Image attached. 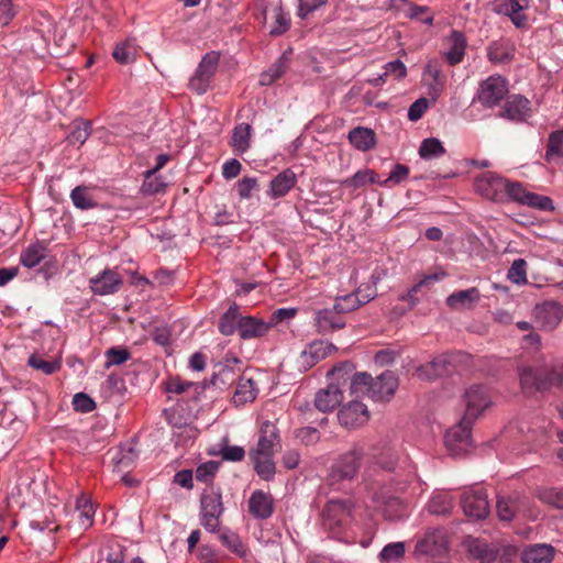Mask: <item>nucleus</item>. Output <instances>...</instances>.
<instances>
[{"label": "nucleus", "instance_id": "nucleus-1", "mask_svg": "<svg viewBox=\"0 0 563 563\" xmlns=\"http://www.w3.org/2000/svg\"><path fill=\"white\" fill-rule=\"evenodd\" d=\"M415 478L410 473L405 478L389 476L388 479L377 490L373 493L372 503L376 512L380 514L386 520L398 521L408 516V506L396 495L407 489Z\"/></svg>", "mask_w": 563, "mask_h": 563}, {"label": "nucleus", "instance_id": "nucleus-2", "mask_svg": "<svg viewBox=\"0 0 563 563\" xmlns=\"http://www.w3.org/2000/svg\"><path fill=\"white\" fill-rule=\"evenodd\" d=\"M55 29L54 19L43 12L33 16L32 24L25 26L22 31L19 42L20 49L25 54H32L35 57L43 58L46 55H56L49 45L51 36Z\"/></svg>", "mask_w": 563, "mask_h": 563}, {"label": "nucleus", "instance_id": "nucleus-3", "mask_svg": "<svg viewBox=\"0 0 563 563\" xmlns=\"http://www.w3.org/2000/svg\"><path fill=\"white\" fill-rule=\"evenodd\" d=\"M362 460L363 449L357 445L338 455L329 468L328 484L340 489L345 483H351L357 476Z\"/></svg>", "mask_w": 563, "mask_h": 563}, {"label": "nucleus", "instance_id": "nucleus-4", "mask_svg": "<svg viewBox=\"0 0 563 563\" xmlns=\"http://www.w3.org/2000/svg\"><path fill=\"white\" fill-rule=\"evenodd\" d=\"M353 504L350 500H329L321 515L322 529L333 538H340L353 521Z\"/></svg>", "mask_w": 563, "mask_h": 563}, {"label": "nucleus", "instance_id": "nucleus-5", "mask_svg": "<svg viewBox=\"0 0 563 563\" xmlns=\"http://www.w3.org/2000/svg\"><path fill=\"white\" fill-rule=\"evenodd\" d=\"M224 507L220 488L206 489L200 498L199 521L210 533L219 532Z\"/></svg>", "mask_w": 563, "mask_h": 563}, {"label": "nucleus", "instance_id": "nucleus-6", "mask_svg": "<svg viewBox=\"0 0 563 563\" xmlns=\"http://www.w3.org/2000/svg\"><path fill=\"white\" fill-rule=\"evenodd\" d=\"M509 92L508 81L501 75H492L478 84L472 104H481L484 109H493L500 104Z\"/></svg>", "mask_w": 563, "mask_h": 563}, {"label": "nucleus", "instance_id": "nucleus-7", "mask_svg": "<svg viewBox=\"0 0 563 563\" xmlns=\"http://www.w3.org/2000/svg\"><path fill=\"white\" fill-rule=\"evenodd\" d=\"M474 421L463 416L457 424L446 431L444 442L452 455L459 456L472 446V426Z\"/></svg>", "mask_w": 563, "mask_h": 563}, {"label": "nucleus", "instance_id": "nucleus-8", "mask_svg": "<svg viewBox=\"0 0 563 563\" xmlns=\"http://www.w3.org/2000/svg\"><path fill=\"white\" fill-rule=\"evenodd\" d=\"M442 63L437 59H430L423 67L422 85L427 95L432 101H437L446 86V76L442 71Z\"/></svg>", "mask_w": 563, "mask_h": 563}, {"label": "nucleus", "instance_id": "nucleus-9", "mask_svg": "<svg viewBox=\"0 0 563 563\" xmlns=\"http://www.w3.org/2000/svg\"><path fill=\"white\" fill-rule=\"evenodd\" d=\"M533 319L542 331L554 330L563 319V306L553 300H545L533 308Z\"/></svg>", "mask_w": 563, "mask_h": 563}, {"label": "nucleus", "instance_id": "nucleus-10", "mask_svg": "<svg viewBox=\"0 0 563 563\" xmlns=\"http://www.w3.org/2000/svg\"><path fill=\"white\" fill-rule=\"evenodd\" d=\"M461 505L465 516L475 520L486 518L490 509L487 494L482 488H470L464 492Z\"/></svg>", "mask_w": 563, "mask_h": 563}, {"label": "nucleus", "instance_id": "nucleus-11", "mask_svg": "<svg viewBox=\"0 0 563 563\" xmlns=\"http://www.w3.org/2000/svg\"><path fill=\"white\" fill-rule=\"evenodd\" d=\"M506 179L492 172H486L475 179L474 187L478 195L492 200L504 201Z\"/></svg>", "mask_w": 563, "mask_h": 563}, {"label": "nucleus", "instance_id": "nucleus-12", "mask_svg": "<svg viewBox=\"0 0 563 563\" xmlns=\"http://www.w3.org/2000/svg\"><path fill=\"white\" fill-rule=\"evenodd\" d=\"M464 416L476 420L492 405V397L486 387L473 385L464 393Z\"/></svg>", "mask_w": 563, "mask_h": 563}, {"label": "nucleus", "instance_id": "nucleus-13", "mask_svg": "<svg viewBox=\"0 0 563 563\" xmlns=\"http://www.w3.org/2000/svg\"><path fill=\"white\" fill-rule=\"evenodd\" d=\"M217 65L218 57L210 53L206 54L189 80V88L198 95L206 93L217 69Z\"/></svg>", "mask_w": 563, "mask_h": 563}, {"label": "nucleus", "instance_id": "nucleus-14", "mask_svg": "<svg viewBox=\"0 0 563 563\" xmlns=\"http://www.w3.org/2000/svg\"><path fill=\"white\" fill-rule=\"evenodd\" d=\"M123 285L122 276L111 268H104L89 279L90 290L98 296L117 294Z\"/></svg>", "mask_w": 563, "mask_h": 563}, {"label": "nucleus", "instance_id": "nucleus-15", "mask_svg": "<svg viewBox=\"0 0 563 563\" xmlns=\"http://www.w3.org/2000/svg\"><path fill=\"white\" fill-rule=\"evenodd\" d=\"M448 540L442 529L433 528L418 539L415 547L417 555H439L445 551Z\"/></svg>", "mask_w": 563, "mask_h": 563}, {"label": "nucleus", "instance_id": "nucleus-16", "mask_svg": "<svg viewBox=\"0 0 563 563\" xmlns=\"http://www.w3.org/2000/svg\"><path fill=\"white\" fill-rule=\"evenodd\" d=\"M499 118L511 122H526L531 117V102L521 95H512L506 100Z\"/></svg>", "mask_w": 563, "mask_h": 563}, {"label": "nucleus", "instance_id": "nucleus-17", "mask_svg": "<svg viewBox=\"0 0 563 563\" xmlns=\"http://www.w3.org/2000/svg\"><path fill=\"white\" fill-rule=\"evenodd\" d=\"M369 416L367 407L357 400H352L343 406L338 413V419L342 426L354 429L367 422Z\"/></svg>", "mask_w": 563, "mask_h": 563}, {"label": "nucleus", "instance_id": "nucleus-18", "mask_svg": "<svg viewBox=\"0 0 563 563\" xmlns=\"http://www.w3.org/2000/svg\"><path fill=\"white\" fill-rule=\"evenodd\" d=\"M249 512L257 520H265L274 514V498L269 493L254 490L249 498Z\"/></svg>", "mask_w": 563, "mask_h": 563}, {"label": "nucleus", "instance_id": "nucleus-19", "mask_svg": "<svg viewBox=\"0 0 563 563\" xmlns=\"http://www.w3.org/2000/svg\"><path fill=\"white\" fill-rule=\"evenodd\" d=\"M398 387V380L395 374L390 371H385L372 380V389L369 398L379 401L389 399Z\"/></svg>", "mask_w": 563, "mask_h": 563}, {"label": "nucleus", "instance_id": "nucleus-20", "mask_svg": "<svg viewBox=\"0 0 563 563\" xmlns=\"http://www.w3.org/2000/svg\"><path fill=\"white\" fill-rule=\"evenodd\" d=\"M296 184V174L290 168L284 169L272 178L266 195L271 199L285 197Z\"/></svg>", "mask_w": 563, "mask_h": 563}, {"label": "nucleus", "instance_id": "nucleus-21", "mask_svg": "<svg viewBox=\"0 0 563 563\" xmlns=\"http://www.w3.org/2000/svg\"><path fill=\"white\" fill-rule=\"evenodd\" d=\"M342 312H339L333 308L321 309L314 313V324L317 330L321 334H327L335 330L342 329L345 325V321L342 318Z\"/></svg>", "mask_w": 563, "mask_h": 563}, {"label": "nucleus", "instance_id": "nucleus-22", "mask_svg": "<svg viewBox=\"0 0 563 563\" xmlns=\"http://www.w3.org/2000/svg\"><path fill=\"white\" fill-rule=\"evenodd\" d=\"M343 399L342 388L331 383L327 388L320 389L316 394L314 405L322 412L332 411L341 404Z\"/></svg>", "mask_w": 563, "mask_h": 563}, {"label": "nucleus", "instance_id": "nucleus-23", "mask_svg": "<svg viewBox=\"0 0 563 563\" xmlns=\"http://www.w3.org/2000/svg\"><path fill=\"white\" fill-rule=\"evenodd\" d=\"M271 328L272 323L251 316L242 317L238 324L239 334L243 340L261 338L265 335Z\"/></svg>", "mask_w": 563, "mask_h": 563}, {"label": "nucleus", "instance_id": "nucleus-24", "mask_svg": "<svg viewBox=\"0 0 563 563\" xmlns=\"http://www.w3.org/2000/svg\"><path fill=\"white\" fill-rule=\"evenodd\" d=\"M451 358L448 354H440L433 357L429 363L417 367V373L421 378L434 379L450 372Z\"/></svg>", "mask_w": 563, "mask_h": 563}, {"label": "nucleus", "instance_id": "nucleus-25", "mask_svg": "<svg viewBox=\"0 0 563 563\" xmlns=\"http://www.w3.org/2000/svg\"><path fill=\"white\" fill-rule=\"evenodd\" d=\"M279 444V434L276 426L264 421L260 428L257 446L251 452L273 454L274 448Z\"/></svg>", "mask_w": 563, "mask_h": 563}, {"label": "nucleus", "instance_id": "nucleus-26", "mask_svg": "<svg viewBox=\"0 0 563 563\" xmlns=\"http://www.w3.org/2000/svg\"><path fill=\"white\" fill-rule=\"evenodd\" d=\"M336 347L327 341L318 340L311 342L301 353L303 362L309 367L330 355Z\"/></svg>", "mask_w": 563, "mask_h": 563}, {"label": "nucleus", "instance_id": "nucleus-27", "mask_svg": "<svg viewBox=\"0 0 563 563\" xmlns=\"http://www.w3.org/2000/svg\"><path fill=\"white\" fill-rule=\"evenodd\" d=\"M520 385L526 394L544 391L541 367H520L518 368Z\"/></svg>", "mask_w": 563, "mask_h": 563}, {"label": "nucleus", "instance_id": "nucleus-28", "mask_svg": "<svg viewBox=\"0 0 563 563\" xmlns=\"http://www.w3.org/2000/svg\"><path fill=\"white\" fill-rule=\"evenodd\" d=\"M449 41L450 48L445 52L444 56L448 63L454 66L463 60L467 42L465 35L456 30L450 33Z\"/></svg>", "mask_w": 563, "mask_h": 563}, {"label": "nucleus", "instance_id": "nucleus-29", "mask_svg": "<svg viewBox=\"0 0 563 563\" xmlns=\"http://www.w3.org/2000/svg\"><path fill=\"white\" fill-rule=\"evenodd\" d=\"M376 296L375 289H372L371 292L361 296V291L357 290L354 294H349L346 296L340 297L334 302V309L339 312L346 313L357 309L360 306L367 303Z\"/></svg>", "mask_w": 563, "mask_h": 563}, {"label": "nucleus", "instance_id": "nucleus-30", "mask_svg": "<svg viewBox=\"0 0 563 563\" xmlns=\"http://www.w3.org/2000/svg\"><path fill=\"white\" fill-rule=\"evenodd\" d=\"M514 55V46L506 40L494 41L487 47V58L494 64H507Z\"/></svg>", "mask_w": 563, "mask_h": 563}, {"label": "nucleus", "instance_id": "nucleus-31", "mask_svg": "<svg viewBox=\"0 0 563 563\" xmlns=\"http://www.w3.org/2000/svg\"><path fill=\"white\" fill-rule=\"evenodd\" d=\"M554 558V549L550 544H532L522 552L523 563H550Z\"/></svg>", "mask_w": 563, "mask_h": 563}, {"label": "nucleus", "instance_id": "nucleus-32", "mask_svg": "<svg viewBox=\"0 0 563 563\" xmlns=\"http://www.w3.org/2000/svg\"><path fill=\"white\" fill-rule=\"evenodd\" d=\"M48 254L44 242L36 241L30 244L20 255V263L26 268L36 267Z\"/></svg>", "mask_w": 563, "mask_h": 563}, {"label": "nucleus", "instance_id": "nucleus-33", "mask_svg": "<svg viewBox=\"0 0 563 563\" xmlns=\"http://www.w3.org/2000/svg\"><path fill=\"white\" fill-rule=\"evenodd\" d=\"M349 141L356 150L362 152L373 148L376 144L374 131L364 126L351 130L349 132Z\"/></svg>", "mask_w": 563, "mask_h": 563}, {"label": "nucleus", "instance_id": "nucleus-34", "mask_svg": "<svg viewBox=\"0 0 563 563\" xmlns=\"http://www.w3.org/2000/svg\"><path fill=\"white\" fill-rule=\"evenodd\" d=\"M481 294L476 287L452 292L446 298V305L451 309L470 308L474 302L478 301Z\"/></svg>", "mask_w": 563, "mask_h": 563}, {"label": "nucleus", "instance_id": "nucleus-35", "mask_svg": "<svg viewBox=\"0 0 563 563\" xmlns=\"http://www.w3.org/2000/svg\"><path fill=\"white\" fill-rule=\"evenodd\" d=\"M139 46L135 38H126L115 44L112 56L119 64L126 65L135 62Z\"/></svg>", "mask_w": 563, "mask_h": 563}, {"label": "nucleus", "instance_id": "nucleus-36", "mask_svg": "<svg viewBox=\"0 0 563 563\" xmlns=\"http://www.w3.org/2000/svg\"><path fill=\"white\" fill-rule=\"evenodd\" d=\"M257 394L258 388L256 383L252 378L241 377L233 395V402L236 406L252 402L257 397Z\"/></svg>", "mask_w": 563, "mask_h": 563}, {"label": "nucleus", "instance_id": "nucleus-37", "mask_svg": "<svg viewBox=\"0 0 563 563\" xmlns=\"http://www.w3.org/2000/svg\"><path fill=\"white\" fill-rule=\"evenodd\" d=\"M252 126L249 123L238 124L232 132L230 145L239 154L245 153L251 145Z\"/></svg>", "mask_w": 563, "mask_h": 563}, {"label": "nucleus", "instance_id": "nucleus-38", "mask_svg": "<svg viewBox=\"0 0 563 563\" xmlns=\"http://www.w3.org/2000/svg\"><path fill=\"white\" fill-rule=\"evenodd\" d=\"M240 319H242L240 307L236 303L231 305L219 320V332L225 336L232 335L238 330Z\"/></svg>", "mask_w": 563, "mask_h": 563}, {"label": "nucleus", "instance_id": "nucleus-39", "mask_svg": "<svg viewBox=\"0 0 563 563\" xmlns=\"http://www.w3.org/2000/svg\"><path fill=\"white\" fill-rule=\"evenodd\" d=\"M250 456L254 463L255 472L262 479L271 481L274 478L275 463L272 460V454L251 452Z\"/></svg>", "mask_w": 563, "mask_h": 563}, {"label": "nucleus", "instance_id": "nucleus-40", "mask_svg": "<svg viewBox=\"0 0 563 563\" xmlns=\"http://www.w3.org/2000/svg\"><path fill=\"white\" fill-rule=\"evenodd\" d=\"M494 11L508 16L516 27H523L527 23V15L517 10L511 0H496Z\"/></svg>", "mask_w": 563, "mask_h": 563}, {"label": "nucleus", "instance_id": "nucleus-41", "mask_svg": "<svg viewBox=\"0 0 563 563\" xmlns=\"http://www.w3.org/2000/svg\"><path fill=\"white\" fill-rule=\"evenodd\" d=\"M543 384L541 386L545 390L553 387L563 386V362H556L549 366L541 367Z\"/></svg>", "mask_w": 563, "mask_h": 563}, {"label": "nucleus", "instance_id": "nucleus-42", "mask_svg": "<svg viewBox=\"0 0 563 563\" xmlns=\"http://www.w3.org/2000/svg\"><path fill=\"white\" fill-rule=\"evenodd\" d=\"M289 63V57L286 53L282 54L279 58L260 76V85L269 86L279 79L286 71Z\"/></svg>", "mask_w": 563, "mask_h": 563}, {"label": "nucleus", "instance_id": "nucleus-43", "mask_svg": "<svg viewBox=\"0 0 563 563\" xmlns=\"http://www.w3.org/2000/svg\"><path fill=\"white\" fill-rule=\"evenodd\" d=\"M406 555V543L402 541L387 543L378 553L380 563H401Z\"/></svg>", "mask_w": 563, "mask_h": 563}, {"label": "nucleus", "instance_id": "nucleus-44", "mask_svg": "<svg viewBox=\"0 0 563 563\" xmlns=\"http://www.w3.org/2000/svg\"><path fill=\"white\" fill-rule=\"evenodd\" d=\"M453 508V499L446 492H435L428 503V510L432 515H448Z\"/></svg>", "mask_w": 563, "mask_h": 563}, {"label": "nucleus", "instance_id": "nucleus-45", "mask_svg": "<svg viewBox=\"0 0 563 563\" xmlns=\"http://www.w3.org/2000/svg\"><path fill=\"white\" fill-rule=\"evenodd\" d=\"M211 454L220 455L224 461L240 462L245 456V450L240 445H230L228 437H224L218 444V450L212 451Z\"/></svg>", "mask_w": 563, "mask_h": 563}, {"label": "nucleus", "instance_id": "nucleus-46", "mask_svg": "<svg viewBox=\"0 0 563 563\" xmlns=\"http://www.w3.org/2000/svg\"><path fill=\"white\" fill-rule=\"evenodd\" d=\"M470 554L482 563H492L496 560V552L489 545L478 539H472L468 542Z\"/></svg>", "mask_w": 563, "mask_h": 563}, {"label": "nucleus", "instance_id": "nucleus-47", "mask_svg": "<svg viewBox=\"0 0 563 563\" xmlns=\"http://www.w3.org/2000/svg\"><path fill=\"white\" fill-rule=\"evenodd\" d=\"M558 158H563V130L551 132L547 143L545 161L551 163Z\"/></svg>", "mask_w": 563, "mask_h": 563}, {"label": "nucleus", "instance_id": "nucleus-48", "mask_svg": "<svg viewBox=\"0 0 563 563\" xmlns=\"http://www.w3.org/2000/svg\"><path fill=\"white\" fill-rule=\"evenodd\" d=\"M445 154V148L442 142L437 137L424 139L419 147V156L422 159L429 161L441 157Z\"/></svg>", "mask_w": 563, "mask_h": 563}, {"label": "nucleus", "instance_id": "nucleus-49", "mask_svg": "<svg viewBox=\"0 0 563 563\" xmlns=\"http://www.w3.org/2000/svg\"><path fill=\"white\" fill-rule=\"evenodd\" d=\"M219 540L222 542L224 547H227L232 553L236 554L240 558L246 555V549L242 543L240 537L232 532L229 529L221 530L219 528Z\"/></svg>", "mask_w": 563, "mask_h": 563}, {"label": "nucleus", "instance_id": "nucleus-50", "mask_svg": "<svg viewBox=\"0 0 563 563\" xmlns=\"http://www.w3.org/2000/svg\"><path fill=\"white\" fill-rule=\"evenodd\" d=\"M372 380L373 377L365 372L354 373L350 383L351 395H354L355 397L367 395L369 397Z\"/></svg>", "mask_w": 563, "mask_h": 563}, {"label": "nucleus", "instance_id": "nucleus-51", "mask_svg": "<svg viewBox=\"0 0 563 563\" xmlns=\"http://www.w3.org/2000/svg\"><path fill=\"white\" fill-rule=\"evenodd\" d=\"M377 183H379L377 174L368 168L357 170L351 178L343 180V185L352 188H360Z\"/></svg>", "mask_w": 563, "mask_h": 563}, {"label": "nucleus", "instance_id": "nucleus-52", "mask_svg": "<svg viewBox=\"0 0 563 563\" xmlns=\"http://www.w3.org/2000/svg\"><path fill=\"white\" fill-rule=\"evenodd\" d=\"M401 2L406 5V9H405L406 18H408L410 20H419V21H421V23H423L426 25L433 24V15L432 14L421 18L422 14L428 13L430 11L429 7L418 5L408 0H401Z\"/></svg>", "mask_w": 563, "mask_h": 563}, {"label": "nucleus", "instance_id": "nucleus-53", "mask_svg": "<svg viewBox=\"0 0 563 563\" xmlns=\"http://www.w3.org/2000/svg\"><path fill=\"white\" fill-rule=\"evenodd\" d=\"M91 124L89 121L75 122L74 129L68 134V141L73 145H82L89 137Z\"/></svg>", "mask_w": 563, "mask_h": 563}, {"label": "nucleus", "instance_id": "nucleus-54", "mask_svg": "<svg viewBox=\"0 0 563 563\" xmlns=\"http://www.w3.org/2000/svg\"><path fill=\"white\" fill-rule=\"evenodd\" d=\"M136 457L137 453L133 446H121L113 456V463L119 471H123L130 467Z\"/></svg>", "mask_w": 563, "mask_h": 563}, {"label": "nucleus", "instance_id": "nucleus-55", "mask_svg": "<svg viewBox=\"0 0 563 563\" xmlns=\"http://www.w3.org/2000/svg\"><path fill=\"white\" fill-rule=\"evenodd\" d=\"M27 365L45 375H51L60 368L59 361H46L37 354H32L29 357Z\"/></svg>", "mask_w": 563, "mask_h": 563}, {"label": "nucleus", "instance_id": "nucleus-56", "mask_svg": "<svg viewBox=\"0 0 563 563\" xmlns=\"http://www.w3.org/2000/svg\"><path fill=\"white\" fill-rule=\"evenodd\" d=\"M538 498L554 508L563 509V489L542 488L538 490Z\"/></svg>", "mask_w": 563, "mask_h": 563}, {"label": "nucleus", "instance_id": "nucleus-57", "mask_svg": "<svg viewBox=\"0 0 563 563\" xmlns=\"http://www.w3.org/2000/svg\"><path fill=\"white\" fill-rule=\"evenodd\" d=\"M443 276H444L443 273L442 274L426 275L421 280H419L417 284H415L407 291L406 295L401 296V300L408 301V302H410L411 306H415L417 303V301H418V299L416 298V294L419 291V289L422 286H427V285H429L431 283L440 280Z\"/></svg>", "mask_w": 563, "mask_h": 563}, {"label": "nucleus", "instance_id": "nucleus-58", "mask_svg": "<svg viewBox=\"0 0 563 563\" xmlns=\"http://www.w3.org/2000/svg\"><path fill=\"white\" fill-rule=\"evenodd\" d=\"M70 199L74 206L80 210H88L96 206L93 200L87 194L85 187L78 186L75 187L70 192Z\"/></svg>", "mask_w": 563, "mask_h": 563}, {"label": "nucleus", "instance_id": "nucleus-59", "mask_svg": "<svg viewBox=\"0 0 563 563\" xmlns=\"http://www.w3.org/2000/svg\"><path fill=\"white\" fill-rule=\"evenodd\" d=\"M523 206L540 210V211H552L554 210L553 201L550 197L531 192L526 196V202Z\"/></svg>", "mask_w": 563, "mask_h": 563}, {"label": "nucleus", "instance_id": "nucleus-60", "mask_svg": "<svg viewBox=\"0 0 563 563\" xmlns=\"http://www.w3.org/2000/svg\"><path fill=\"white\" fill-rule=\"evenodd\" d=\"M144 181L141 186V192L144 195H156L164 191L166 185L162 177L155 175H148V170L144 174Z\"/></svg>", "mask_w": 563, "mask_h": 563}, {"label": "nucleus", "instance_id": "nucleus-61", "mask_svg": "<svg viewBox=\"0 0 563 563\" xmlns=\"http://www.w3.org/2000/svg\"><path fill=\"white\" fill-rule=\"evenodd\" d=\"M190 388H194L195 391H197L198 386L191 382H186L180 379L179 377H169L164 383V390L167 394H184L185 391L189 390Z\"/></svg>", "mask_w": 563, "mask_h": 563}, {"label": "nucleus", "instance_id": "nucleus-62", "mask_svg": "<svg viewBox=\"0 0 563 563\" xmlns=\"http://www.w3.org/2000/svg\"><path fill=\"white\" fill-rule=\"evenodd\" d=\"M77 510L79 511V521L80 525L85 528H89L92 526V518L95 515L92 504L85 497L77 499Z\"/></svg>", "mask_w": 563, "mask_h": 563}, {"label": "nucleus", "instance_id": "nucleus-63", "mask_svg": "<svg viewBox=\"0 0 563 563\" xmlns=\"http://www.w3.org/2000/svg\"><path fill=\"white\" fill-rule=\"evenodd\" d=\"M527 263L522 258L516 260L510 266L507 277L510 282L517 285H523L527 283Z\"/></svg>", "mask_w": 563, "mask_h": 563}, {"label": "nucleus", "instance_id": "nucleus-64", "mask_svg": "<svg viewBox=\"0 0 563 563\" xmlns=\"http://www.w3.org/2000/svg\"><path fill=\"white\" fill-rule=\"evenodd\" d=\"M290 27V16L282 7L275 9V24L271 29V35L278 36L287 32Z\"/></svg>", "mask_w": 563, "mask_h": 563}]
</instances>
